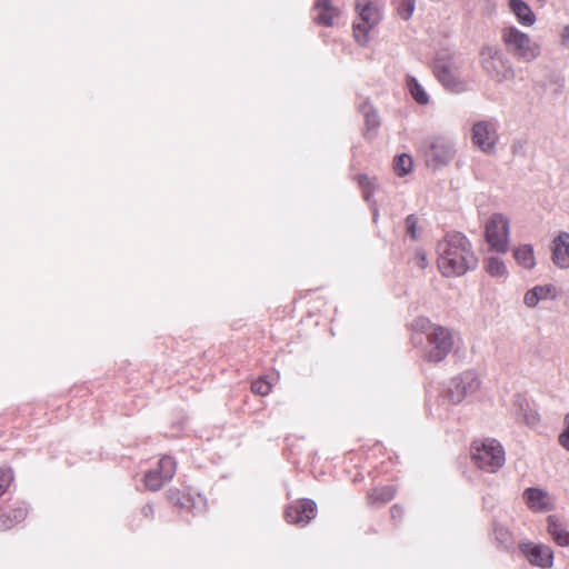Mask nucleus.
I'll return each instance as SVG.
<instances>
[{"mask_svg": "<svg viewBox=\"0 0 569 569\" xmlns=\"http://www.w3.org/2000/svg\"><path fill=\"white\" fill-rule=\"evenodd\" d=\"M12 480V470L10 468H0V496L8 490Z\"/></svg>", "mask_w": 569, "mask_h": 569, "instance_id": "nucleus-30", "label": "nucleus"}, {"mask_svg": "<svg viewBox=\"0 0 569 569\" xmlns=\"http://www.w3.org/2000/svg\"><path fill=\"white\" fill-rule=\"evenodd\" d=\"M358 182L361 189L363 190L366 200L369 201L371 192L375 189V179L366 174H360L358 177Z\"/></svg>", "mask_w": 569, "mask_h": 569, "instance_id": "nucleus-29", "label": "nucleus"}, {"mask_svg": "<svg viewBox=\"0 0 569 569\" xmlns=\"http://www.w3.org/2000/svg\"><path fill=\"white\" fill-rule=\"evenodd\" d=\"M501 41L507 51L517 60L532 62L542 52L541 44L516 26H507L501 30Z\"/></svg>", "mask_w": 569, "mask_h": 569, "instance_id": "nucleus-3", "label": "nucleus"}, {"mask_svg": "<svg viewBox=\"0 0 569 569\" xmlns=\"http://www.w3.org/2000/svg\"><path fill=\"white\" fill-rule=\"evenodd\" d=\"M565 430L559 436V442L569 451V413L565 417Z\"/></svg>", "mask_w": 569, "mask_h": 569, "instance_id": "nucleus-34", "label": "nucleus"}, {"mask_svg": "<svg viewBox=\"0 0 569 569\" xmlns=\"http://www.w3.org/2000/svg\"><path fill=\"white\" fill-rule=\"evenodd\" d=\"M485 229L486 240L490 249L499 253H506L509 249V219L501 213H495L486 222Z\"/></svg>", "mask_w": 569, "mask_h": 569, "instance_id": "nucleus-10", "label": "nucleus"}, {"mask_svg": "<svg viewBox=\"0 0 569 569\" xmlns=\"http://www.w3.org/2000/svg\"><path fill=\"white\" fill-rule=\"evenodd\" d=\"M28 510L26 507L18 506L10 510H4L0 513V530H9L17 523L21 522L27 517Z\"/></svg>", "mask_w": 569, "mask_h": 569, "instance_id": "nucleus-20", "label": "nucleus"}, {"mask_svg": "<svg viewBox=\"0 0 569 569\" xmlns=\"http://www.w3.org/2000/svg\"><path fill=\"white\" fill-rule=\"evenodd\" d=\"M417 227H418V218L416 216H413V214L408 216L406 218V231H407V234L412 240H417L418 239Z\"/></svg>", "mask_w": 569, "mask_h": 569, "instance_id": "nucleus-32", "label": "nucleus"}, {"mask_svg": "<svg viewBox=\"0 0 569 569\" xmlns=\"http://www.w3.org/2000/svg\"><path fill=\"white\" fill-rule=\"evenodd\" d=\"M407 88L412 97V99L419 104L429 103V94L425 90V88L419 83V81L411 76L407 77Z\"/></svg>", "mask_w": 569, "mask_h": 569, "instance_id": "nucleus-24", "label": "nucleus"}, {"mask_svg": "<svg viewBox=\"0 0 569 569\" xmlns=\"http://www.w3.org/2000/svg\"><path fill=\"white\" fill-rule=\"evenodd\" d=\"M527 506L535 512H547L555 507V500L549 492L540 488H527L523 491Z\"/></svg>", "mask_w": 569, "mask_h": 569, "instance_id": "nucleus-16", "label": "nucleus"}, {"mask_svg": "<svg viewBox=\"0 0 569 569\" xmlns=\"http://www.w3.org/2000/svg\"><path fill=\"white\" fill-rule=\"evenodd\" d=\"M471 458L478 468L489 472H496L506 460L502 446L495 439L473 441Z\"/></svg>", "mask_w": 569, "mask_h": 569, "instance_id": "nucleus-6", "label": "nucleus"}, {"mask_svg": "<svg viewBox=\"0 0 569 569\" xmlns=\"http://www.w3.org/2000/svg\"><path fill=\"white\" fill-rule=\"evenodd\" d=\"M498 130L499 122L495 118L475 121L471 127L472 146L485 154H495L500 140Z\"/></svg>", "mask_w": 569, "mask_h": 569, "instance_id": "nucleus-8", "label": "nucleus"}, {"mask_svg": "<svg viewBox=\"0 0 569 569\" xmlns=\"http://www.w3.org/2000/svg\"><path fill=\"white\" fill-rule=\"evenodd\" d=\"M481 386L479 375L473 370H467L453 377L447 390V397L451 403H461L467 397L475 395Z\"/></svg>", "mask_w": 569, "mask_h": 569, "instance_id": "nucleus-11", "label": "nucleus"}, {"mask_svg": "<svg viewBox=\"0 0 569 569\" xmlns=\"http://www.w3.org/2000/svg\"><path fill=\"white\" fill-rule=\"evenodd\" d=\"M413 168V161L412 158L407 154L402 153L398 156L393 161V170L397 176L405 177L408 173L412 171Z\"/></svg>", "mask_w": 569, "mask_h": 569, "instance_id": "nucleus-26", "label": "nucleus"}, {"mask_svg": "<svg viewBox=\"0 0 569 569\" xmlns=\"http://www.w3.org/2000/svg\"><path fill=\"white\" fill-rule=\"evenodd\" d=\"M437 253L438 268L446 277L462 276L477 264L471 244L461 233H451L440 240Z\"/></svg>", "mask_w": 569, "mask_h": 569, "instance_id": "nucleus-1", "label": "nucleus"}, {"mask_svg": "<svg viewBox=\"0 0 569 569\" xmlns=\"http://www.w3.org/2000/svg\"><path fill=\"white\" fill-rule=\"evenodd\" d=\"M520 550L532 566L550 568L553 563V552L546 545L523 542L520 545Z\"/></svg>", "mask_w": 569, "mask_h": 569, "instance_id": "nucleus-13", "label": "nucleus"}, {"mask_svg": "<svg viewBox=\"0 0 569 569\" xmlns=\"http://www.w3.org/2000/svg\"><path fill=\"white\" fill-rule=\"evenodd\" d=\"M509 10L516 17L519 24L530 28L536 21L537 17L530 6L523 0H508Z\"/></svg>", "mask_w": 569, "mask_h": 569, "instance_id": "nucleus-18", "label": "nucleus"}, {"mask_svg": "<svg viewBox=\"0 0 569 569\" xmlns=\"http://www.w3.org/2000/svg\"><path fill=\"white\" fill-rule=\"evenodd\" d=\"M560 44L569 48V24L565 26L560 33Z\"/></svg>", "mask_w": 569, "mask_h": 569, "instance_id": "nucleus-37", "label": "nucleus"}, {"mask_svg": "<svg viewBox=\"0 0 569 569\" xmlns=\"http://www.w3.org/2000/svg\"><path fill=\"white\" fill-rule=\"evenodd\" d=\"M552 260L562 269L569 268V233L560 232L553 240Z\"/></svg>", "mask_w": 569, "mask_h": 569, "instance_id": "nucleus-19", "label": "nucleus"}, {"mask_svg": "<svg viewBox=\"0 0 569 569\" xmlns=\"http://www.w3.org/2000/svg\"><path fill=\"white\" fill-rule=\"evenodd\" d=\"M395 497V489L392 487H385L375 490L370 495V499L381 501L382 503L390 501Z\"/></svg>", "mask_w": 569, "mask_h": 569, "instance_id": "nucleus-28", "label": "nucleus"}, {"mask_svg": "<svg viewBox=\"0 0 569 569\" xmlns=\"http://www.w3.org/2000/svg\"><path fill=\"white\" fill-rule=\"evenodd\" d=\"M548 532L557 545L569 547V531L556 516L548 517Z\"/></svg>", "mask_w": 569, "mask_h": 569, "instance_id": "nucleus-21", "label": "nucleus"}, {"mask_svg": "<svg viewBox=\"0 0 569 569\" xmlns=\"http://www.w3.org/2000/svg\"><path fill=\"white\" fill-rule=\"evenodd\" d=\"M357 19L353 22V37L360 46H367L369 33L381 20L380 7L371 0H356Z\"/></svg>", "mask_w": 569, "mask_h": 569, "instance_id": "nucleus-5", "label": "nucleus"}, {"mask_svg": "<svg viewBox=\"0 0 569 569\" xmlns=\"http://www.w3.org/2000/svg\"><path fill=\"white\" fill-rule=\"evenodd\" d=\"M480 63L485 72L498 82L508 81L515 76L511 63L495 46L481 49Z\"/></svg>", "mask_w": 569, "mask_h": 569, "instance_id": "nucleus-9", "label": "nucleus"}, {"mask_svg": "<svg viewBox=\"0 0 569 569\" xmlns=\"http://www.w3.org/2000/svg\"><path fill=\"white\" fill-rule=\"evenodd\" d=\"M413 11H415V0H401L400 1L399 8H398V13L402 19H405V20L410 19Z\"/></svg>", "mask_w": 569, "mask_h": 569, "instance_id": "nucleus-31", "label": "nucleus"}, {"mask_svg": "<svg viewBox=\"0 0 569 569\" xmlns=\"http://www.w3.org/2000/svg\"><path fill=\"white\" fill-rule=\"evenodd\" d=\"M176 472V462L171 457H163L157 467L144 476V485L151 491L159 490L166 482L170 481Z\"/></svg>", "mask_w": 569, "mask_h": 569, "instance_id": "nucleus-12", "label": "nucleus"}, {"mask_svg": "<svg viewBox=\"0 0 569 569\" xmlns=\"http://www.w3.org/2000/svg\"><path fill=\"white\" fill-rule=\"evenodd\" d=\"M272 387V382L266 378H260L252 382L251 390L259 396H267Z\"/></svg>", "mask_w": 569, "mask_h": 569, "instance_id": "nucleus-27", "label": "nucleus"}, {"mask_svg": "<svg viewBox=\"0 0 569 569\" xmlns=\"http://www.w3.org/2000/svg\"><path fill=\"white\" fill-rule=\"evenodd\" d=\"M366 127L368 130H375L379 127V116L376 110L368 109L365 112Z\"/></svg>", "mask_w": 569, "mask_h": 569, "instance_id": "nucleus-33", "label": "nucleus"}, {"mask_svg": "<svg viewBox=\"0 0 569 569\" xmlns=\"http://www.w3.org/2000/svg\"><path fill=\"white\" fill-rule=\"evenodd\" d=\"M412 327L419 331L427 332V347L423 358L430 362H441L452 351L456 343L455 333L441 326L431 325L428 319L419 318L412 323Z\"/></svg>", "mask_w": 569, "mask_h": 569, "instance_id": "nucleus-2", "label": "nucleus"}, {"mask_svg": "<svg viewBox=\"0 0 569 569\" xmlns=\"http://www.w3.org/2000/svg\"><path fill=\"white\" fill-rule=\"evenodd\" d=\"M462 61L450 51L443 50L437 53L435 59V74L443 87L453 92L467 90V82L460 78Z\"/></svg>", "mask_w": 569, "mask_h": 569, "instance_id": "nucleus-4", "label": "nucleus"}, {"mask_svg": "<svg viewBox=\"0 0 569 569\" xmlns=\"http://www.w3.org/2000/svg\"><path fill=\"white\" fill-rule=\"evenodd\" d=\"M317 505L315 501L305 499L289 506L284 511L286 520L289 523L305 527L316 517Z\"/></svg>", "mask_w": 569, "mask_h": 569, "instance_id": "nucleus-14", "label": "nucleus"}, {"mask_svg": "<svg viewBox=\"0 0 569 569\" xmlns=\"http://www.w3.org/2000/svg\"><path fill=\"white\" fill-rule=\"evenodd\" d=\"M456 140L448 136H435L428 140L425 151L426 164L432 170L447 167L456 157Z\"/></svg>", "mask_w": 569, "mask_h": 569, "instance_id": "nucleus-7", "label": "nucleus"}, {"mask_svg": "<svg viewBox=\"0 0 569 569\" xmlns=\"http://www.w3.org/2000/svg\"><path fill=\"white\" fill-rule=\"evenodd\" d=\"M496 538L500 540L502 543H508L510 541V533L503 528L495 529Z\"/></svg>", "mask_w": 569, "mask_h": 569, "instance_id": "nucleus-36", "label": "nucleus"}, {"mask_svg": "<svg viewBox=\"0 0 569 569\" xmlns=\"http://www.w3.org/2000/svg\"><path fill=\"white\" fill-rule=\"evenodd\" d=\"M485 269L495 278H507L509 274L506 263L498 257H488L485 260Z\"/></svg>", "mask_w": 569, "mask_h": 569, "instance_id": "nucleus-23", "label": "nucleus"}, {"mask_svg": "<svg viewBox=\"0 0 569 569\" xmlns=\"http://www.w3.org/2000/svg\"><path fill=\"white\" fill-rule=\"evenodd\" d=\"M519 410L516 413V419L529 426L537 425L539 418L536 411L528 407V403L523 399L518 400Z\"/></svg>", "mask_w": 569, "mask_h": 569, "instance_id": "nucleus-25", "label": "nucleus"}, {"mask_svg": "<svg viewBox=\"0 0 569 569\" xmlns=\"http://www.w3.org/2000/svg\"><path fill=\"white\" fill-rule=\"evenodd\" d=\"M315 21L325 27H332L341 11L332 4V0H316L315 3Z\"/></svg>", "mask_w": 569, "mask_h": 569, "instance_id": "nucleus-17", "label": "nucleus"}, {"mask_svg": "<svg viewBox=\"0 0 569 569\" xmlns=\"http://www.w3.org/2000/svg\"><path fill=\"white\" fill-rule=\"evenodd\" d=\"M413 259H415L416 266L419 267L420 269H425L429 263L427 254L422 250L416 251Z\"/></svg>", "mask_w": 569, "mask_h": 569, "instance_id": "nucleus-35", "label": "nucleus"}, {"mask_svg": "<svg viewBox=\"0 0 569 569\" xmlns=\"http://www.w3.org/2000/svg\"><path fill=\"white\" fill-rule=\"evenodd\" d=\"M513 258L523 269L531 270L536 267V257L531 244L525 243L516 247L513 249Z\"/></svg>", "mask_w": 569, "mask_h": 569, "instance_id": "nucleus-22", "label": "nucleus"}, {"mask_svg": "<svg viewBox=\"0 0 569 569\" xmlns=\"http://www.w3.org/2000/svg\"><path fill=\"white\" fill-rule=\"evenodd\" d=\"M559 292L556 286L551 283L537 284L523 295V305L529 309H535L540 302L556 300Z\"/></svg>", "mask_w": 569, "mask_h": 569, "instance_id": "nucleus-15", "label": "nucleus"}]
</instances>
